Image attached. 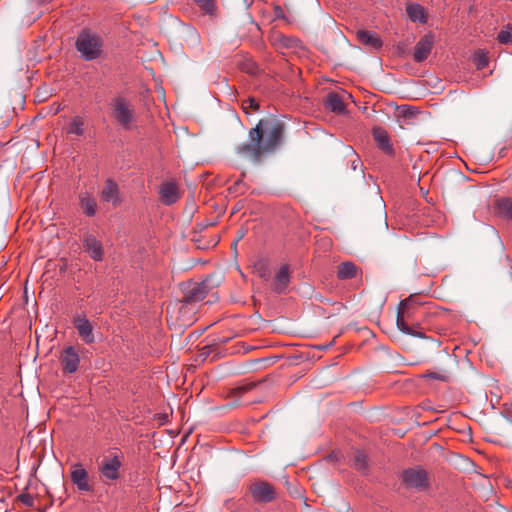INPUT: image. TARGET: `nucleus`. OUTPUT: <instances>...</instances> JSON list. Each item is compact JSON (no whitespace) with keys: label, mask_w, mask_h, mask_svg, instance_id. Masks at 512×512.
<instances>
[{"label":"nucleus","mask_w":512,"mask_h":512,"mask_svg":"<svg viewBox=\"0 0 512 512\" xmlns=\"http://www.w3.org/2000/svg\"><path fill=\"white\" fill-rule=\"evenodd\" d=\"M79 204L85 215L89 217L95 215L97 204L92 194L89 192H81L79 194Z\"/></svg>","instance_id":"nucleus-19"},{"label":"nucleus","mask_w":512,"mask_h":512,"mask_svg":"<svg viewBox=\"0 0 512 512\" xmlns=\"http://www.w3.org/2000/svg\"><path fill=\"white\" fill-rule=\"evenodd\" d=\"M110 116L125 130L137 127V114L134 104L123 96H116L110 102Z\"/></svg>","instance_id":"nucleus-2"},{"label":"nucleus","mask_w":512,"mask_h":512,"mask_svg":"<svg viewBox=\"0 0 512 512\" xmlns=\"http://www.w3.org/2000/svg\"><path fill=\"white\" fill-rule=\"evenodd\" d=\"M73 323L79 333V336L85 343L91 344L95 341L93 327L90 321L85 316L77 315L74 318Z\"/></svg>","instance_id":"nucleus-12"},{"label":"nucleus","mask_w":512,"mask_h":512,"mask_svg":"<svg viewBox=\"0 0 512 512\" xmlns=\"http://www.w3.org/2000/svg\"><path fill=\"white\" fill-rule=\"evenodd\" d=\"M243 109L247 112L248 109H252L257 111L259 109V104L254 98H248L242 103Z\"/></svg>","instance_id":"nucleus-33"},{"label":"nucleus","mask_w":512,"mask_h":512,"mask_svg":"<svg viewBox=\"0 0 512 512\" xmlns=\"http://www.w3.org/2000/svg\"><path fill=\"white\" fill-rule=\"evenodd\" d=\"M241 185H244L242 180H238V181L235 182V186L236 187H240Z\"/></svg>","instance_id":"nucleus-36"},{"label":"nucleus","mask_w":512,"mask_h":512,"mask_svg":"<svg viewBox=\"0 0 512 512\" xmlns=\"http://www.w3.org/2000/svg\"><path fill=\"white\" fill-rule=\"evenodd\" d=\"M424 377H427V378H430V379H435V380H440V381H447L448 380V374L446 371H431V372H427L423 375Z\"/></svg>","instance_id":"nucleus-31"},{"label":"nucleus","mask_w":512,"mask_h":512,"mask_svg":"<svg viewBox=\"0 0 512 512\" xmlns=\"http://www.w3.org/2000/svg\"><path fill=\"white\" fill-rule=\"evenodd\" d=\"M84 247L90 257L95 261H101L104 256L101 243L92 235H88L84 240Z\"/></svg>","instance_id":"nucleus-17"},{"label":"nucleus","mask_w":512,"mask_h":512,"mask_svg":"<svg viewBox=\"0 0 512 512\" xmlns=\"http://www.w3.org/2000/svg\"><path fill=\"white\" fill-rule=\"evenodd\" d=\"M401 479L404 485L409 489L422 491L429 486L427 473L420 467L404 470L401 474Z\"/></svg>","instance_id":"nucleus-6"},{"label":"nucleus","mask_w":512,"mask_h":512,"mask_svg":"<svg viewBox=\"0 0 512 512\" xmlns=\"http://www.w3.org/2000/svg\"><path fill=\"white\" fill-rule=\"evenodd\" d=\"M497 39L501 44H511L512 28L501 30L497 36Z\"/></svg>","instance_id":"nucleus-30"},{"label":"nucleus","mask_w":512,"mask_h":512,"mask_svg":"<svg viewBox=\"0 0 512 512\" xmlns=\"http://www.w3.org/2000/svg\"><path fill=\"white\" fill-rule=\"evenodd\" d=\"M406 12L413 22L426 23L427 13L423 6L417 3H409L406 6Z\"/></svg>","instance_id":"nucleus-21"},{"label":"nucleus","mask_w":512,"mask_h":512,"mask_svg":"<svg viewBox=\"0 0 512 512\" xmlns=\"http://www.w3.org/2000/svg\"><path fill=\"white\" fill-rule=\"evenodd\" d=\"M290 282V271L288 265H282L280 269L276 272L272 289L277 293H282L286 290L288 284Z\"/></svg>","instance_id":"nucleus-15"},{"label":"nucleus","mask_w":512,"mask_h":512,"mask_svg":"<svg viewBox=\"0 0 512 512\" xmlns=\"http://www.w3.org/2000/svg\"><path fill=\"white\" fill-rule=\"evenodd\" d=\"M414 306H415V302H414L412 296L401 301L398 306V309H397L396 324H397L398 329L400 331H402L403 333L421 337L422 336L421 333L414 332L406 323V319H411L413 317Z\"/></svg>","instance_id":"nucleus-5"},{"label":"nucleus","mask_w":512,"mask_h":512,"mask_svg":"<svg viewBox=\"0 0 512 512\" xmlns=\"http://www.w3.org/2000/svg\"><path fill=\"white\" fill-rule=\"evenodd\" d=\"M273 43L278 48H298L300 46V40L295 37L286 36V35H275L273 38Z\"/></svg>","instance_id":"nucleus-23"},{"label":"nucleus","mask_w":512,"mask_h":512,"mask_svg":"<svg viewBox=\"0 0 512 512\" xmlns=\"http://www.w3.org/2000/svg\"><path fill=\"white\" fill-rule=\"evenodd\" d=\"M357 267L352 262H344L339 265L337 275L339 279H350L356 276Z\"/></svg>","instance_id":"nucleus-25"},{"label":"nucleus","mask_w":512,"mask_h":512,"mask_svg":"<svg viewBox=\"0 0 512 512\" xmlns=\"http://www.w3.org/2000/svg\"><path fill=\"white\" fill-rule=\"evenodd\" d=\"M373 138L378 146L385 154L392 155L394 153L387 131L381 127L373 128Z\"/></svg>","instance_id":"nucleus-14"},{"label":"nucleus","mask_w":512,"mask_h":512,"mask_svg":"<svg viewBox=\"0 0 512 512\" xmlns=\"http://www.w3.org/2000/svg\"><path fill=\"white\" fill-rule=\"evenodd\" d=\"M123 456L119 452L111 453L99 464L98 470L103 479L117 481L121 474Z\"/></svg>","instance_id":"nucleus-4"},{"label":"nucleus","mask_w":512,"mask_h":512,"mask_svg":"<svg viewBox=\"0 0 512 512\" xmlns=\"http://www.w3.org/2000/svg\"><path fill=\"white\" fill-rule=\"evenodd\" d=\"M325 106L327 109L337 114H341L345 111V105L342 97L334 92H331L327 95Z\"/></svg>","instance_id":"nucleus-22"},{"label":"nucleus","mask_w":512,"mask_h":512,"mask_svg":"<svg viewBox=\"0 0 512 512\" xmlns=\"http://www.w3.org/2000/svg\"><path fill=\"white\" fill-rule=\"evenodd\" d=\"M101 197L105 202H111L114 206L120 203L118 185L111 179H108L101 191Z\"/></svg>","instance_id":"nucleus-16"},{"label":"nucleus","mask_w":512,"mask_h":512,"mask_svg":"<svg viewBox=\"0 0 512 512\" xmlns=\"http://www.w3.org/2000/svg\"><path fill=\"white\" fill-rule=\"evenodd\" d=\"M178 306V319L181 321L182 325H190L192 324L196 318L194 317V306L185 301L181 300L176 304Z\"/></svg>","instance_id":"nucleus-18"},{"label":"nucleus","mask_w":512,"mask_h":512,"mask_svg":"<svg viewBox=\"0 0 512 512\" xmlns=\"http://www.w3.org/2000/svg\"><path fill=\"white\" fill-rule=\"evenodd\" d=\"M84 119L80 116H75L71 119L70 123L66 128L68 134H74L81 136L84 133Z\"/></svg>","instance_id":"nucleus-26"},{"label":"nucleus","mask_w":512,"mask_h":512,"mask_svg":"<svg viewBox=\"0 0 512 512\" xmlns=\"http://www.w3.org/2000/svg\"><path fill=\"white\" fill-rule=\"evenodd\" d=\"M496 212L498 215L512 219V199L511 198H500L495 204Z\"/></svg>","instance_id":"nucleus-24"},{"label":"nucleus","mask_w":512,"mask_h":512,"mask_svg":"<svg viewBox=\"0 0 512 512\" xmlns=\"http://www.w3.org/2000/svg\"><path fill=\"white\" fill-rule=\"evenodd\" d=\"M255 272L264 280H268L270 277V271L268 264L264 260H259L254 264Z\"/></svg>","instance_id":"nucleus-28"},{"label":"nucleus","mask_w":512,"mask_h":512,"mask_svg":"<svg viewBox=\"0 0 512 512\" xmlns=\"http://www.w3.org/2000/svg\"><path fill=\"white\" fill-rule=\"evenodd\" d=\"M474 63L477 69H483L488 65V57L484 51H478L474 55Z\"/></svg>","instance_id":"nucleus-29"},{"label":"nucleus","mask_w":512,"mask_h":512,"mask_svg":"<svg viewBox=\"0 0 512 512\" xmlns=\"http://www.w3.org/2000/svg\"><path fill=\"white\" fill-rule=\"evenodd\" d=\"M209 290V285L206 281L201 283L189 284L184 291L183 301L185 303L194 304L204 300Z\"/></svg>","instance_id":"nucleus-9"},{"label":"nucleus","mask_w":512,"mask_h":512,"mask_svg":"<svg viewBox=\"0 0 512 512\" xmlns=\"http://www.w3.org/2000/svg\"><path fill=\"white\" fill-rule=\"evenodd\" d=\"M284 125L276 120H260L249 131V142L236 147V153L255 163L265 154L272 153L281 143Z\"/></svg>","instance_id":"nucleus-1"},{"label":"nucleus","mask_w":512,"mask_h":512,"mask_svg":"<svg viewBox=\"0 0 512 512\" xmlns=\"http://www.w3.org/2000/svg\"><path fill=\"white\" fill-rule=\"evenodd\" d=\"M252 387H254V384H249V385H246V386H242L239 388V390H241L242 392H246L248 390H250Z\"/></svg>","instance_id":"nucleus-35"},{"label":"nucleus","mask_w":512,"mask_h":512,"mask_svg":"<svg viewBox=\"0 0 512 512\" xmlns=\"http://www.w3.org/2000/svg\"><path fill=\"white\" fill-rule=\"evenodd\" d=\"M353 466L360 472H365L368 467L367 455L360 450H357L354 454Z\"/></svg>","instance_id":"nucleus-27"},{"label":"nucleus","mask_w":512,"mask_h":512,"mask_svg":"<svg viewBox=\"0 0 512 512\" xmlns=\"http://www.w3.org/2000/svg\"><path fill=\"white\" fill-rule=\"evenodd\" d=\"M249 491L256 502H271L275 498L274 488L265 481H256L249 487Z\"/></svg>","instance_id":"nucleus-8"},{"label":"nucleus","mask_w":512,"mask_h":512,"mask_svg":"<svg viewBox=\"0 0 512 512\" xmlns=\"http://www.w3.org/2000/svg\"><path fill=\"white\" fill-rule=\"evenodd\" d=\"M248 72H249V73H253V72H254V70H253V69H249V70H248Z\"/></svg>","instance_id":"nucleus-37"},{"label":"nucleus","mask_w":512,"mask_h":512,"mask_svg":"<svg viewBox=\"0 0 512 512\" xmlns=\"http://www.w3.org/2000/svg\"><path fill=\"white\" fill-rule=\"evenodd\" d=\"M433 43L434 39L431 34H426L423 37H421L414 48V61L420 63L426 60L429 54L431 53Z\"/></svg>","instance_id":"nucleus-10"},{"label":"nucleus","mask_w":512,"mask_h":512,"mask_svg":"<svg viewBox=\"0 0 512 512\" xmlns=\"http://www.w3.org/2000/svg\"><path fill=\"white\" fill-rule=\"evenodd\" d=\"M195 2L201 7L203 11L208 14L214 12V1L213 0H195Z\"/></svg>","instance_id":"nucleus-32"},{"label":"nucleus","mask_w":512,"mask_h":512,"mask_svg":"<svg viewBox=\"0 0 512 512\" xmlns=\"http://www.w3.org/2000/svg\"><path fill=\"white\" fill-rule=\"evenodd\" d=\"M71 482L80 492H92L93 486L90 484L89 474L81 463H74L70 472Z\"/></svg>","instance_id":"nucleus-7"},{"label":"nucleus","mask_w":512,"mask_h":512,"mask_svg":"<svg viewBox=\"0 0 512 512\" xmlns=\"http://www.w3.org/2000/svg\"><path fill=\"white\" fill-rule=\"evenodd\" d=\"M160 199L166 205H171L177 202L180 198L179 188L174 182H165L161 185Z\"/></svg>","instance_id":"nucleus-13"},{"label":"nucleus","mask_w":512,"mask_h":512,"mask_svg":"<svg viewBox=\"0 0 512 512\" xmlns=\"http://www.w3.org/2000/svg\"><path fill=\"white\" fill-rule=\"evenodd\" d=\"M18 500L27 507L34 505V497L29 493H22L18 496Z\"/></svg>","instance_id":"nucleus-34"},{"label":"nucleus","mask_w":512,"mask_h":512,"mask_svg":"<svg viewBox=\"0 0 512 512\" xmlns=\"http://www.w3.org/2000/svg\"><path fill=\"white\" fill-rule=\"evenodd\" d=\"M357 38L360 43L368 45L374 49H379L382 47V40L374 32L368 30H359L357 32Z\"/></svg>","instance_id":"nucleus-20"},{"label":"nucleus","mask_w":512,"mask_h":512,"mask_svg":"<svg viewBox=\"0 0 512 512\" xmlns=\"http://www.w3.org/2000/svg\"><path fill=\"white\" fill-rule=\"evenodd\" d=\"M102 39L89 30H83L77 37L76 48L86 61L98 58L102 52Z\"/></svg>","instance_id":"nucleus-3"},{"label":"nucleus","mask_w":512,"mask_h":512,"mask_svg":"<svg viewBox=\"0 0 512 512\" xmlns=\"http://www.w3.org/2000/svg\"><path fill=\"white\" fill-rule=\"evenodd\" d=\"M60 362L63 366V370L66 373L72 374L77 371L80 358L74 347L69 346L63 350L60 357Z\"/></svg>","instance_id":"nucleus-11"}]
</instances>
